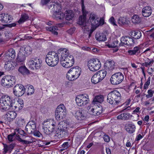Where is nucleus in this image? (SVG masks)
<instances>
[{"instance_id": "obj_1", "label": "nucleus", "mask_w": 154, "mask_h": 154, "mask_svg": "<svg viewBox=\"0 0 154 154\" xmlns=\"http://www.w3.org/2000/svg\"><path fill=\"white\" fill-rule=\"evenodd\" d=\"M81 2L82 15L79 17L78 24L82 26L83 27L82 29H87V28L88 29V26L87 25L88 23L91 25L92 28L94 29H95L99 26L100 24V23H102V24H103V20H100V22L99 18L94 14H90L88 21V23H87L86 22L85 20L88 12L85 9L83 0H81Z\"/></svg>"}, {"instance_id": "obj_2", "label": "nucleus", "mask_w": 154, "mask_h": 154, "mask_svg": "<svg viewBox=\"0 0 154 154\" xmlns=\"http://www.w3.org/2000/svg\"><path fill=\"white\" fill-rule=\"evenodd\" d=\"M60 55V59L61 65L64 67L68 68L72 66L74 63V60L72 56H69V51L63 48L59 50Z\"/></svg>"}, {"instance_id": "obj_3", "label": "nucleus", "mask_w": 154, "mask_h": 154, "mask_svg": "<svg viewBox=\"0 0 154 154\" xmlns=\"http://www.w3.org/2000/svg\"><path fill=\"white\" fill-rule=\"evenodd\" d=\"M60 56L59 50L57 53L54 51L49 52L46 56L45 62L49 66H55L57 64Z\"/></svg>"}, {"instance_id": "obj_4", "label": "nucleus", "mask_w": 154, "mask_h": 154, "mask_svg": "<svg viewBox=\"0 0 154 154\" xmlns=\"http://www.w3.org/2000/svg\"><path fill=\"white\" fill-rule=\"evenodd\" d=\"M14 100L8 95L2 96L0 99V108L2 111H5L11 109L14 105Z\"/></svg>"}, {"instance_id": "obj_5", "label": "nucleus", "mask_w": 154, "mask_h": 154, "mask_svg": "<svg viewBox=\"0 0 154 154\" xmlns=\"http://www.w3.org/2000/svg\"><path fill=\"white\" fill-rule=\"evenodd\" d=\"M121 99L120 93L116 90H114L110 92L107 96V101L111 104L115 106L118 105Z\"/></svg>"}, {"instance_id": "obj_6", "label": "nucleus", "mask_w": 154, "mask_h": 154, "mask_svg": "<svg viewBox=\"0 0 154 154\" xmlns=\"http://www.w3.org/2000/svg\"><path fill=\"white\" fill-rule=\"evenodd\" d=\"M81 73V69L78 66L71 68L67 73L66 78L69 81H74L77 79Z\"/></svg>"}, {"instance_id": "obj_7", "label": "nucleus", "mask_w": 154, "mask_h": 154, "mask_svg": "<svg viewBox=\"0 0 154 154\" xmlns=\"http://www.w3.org/2000/svg\"><path fill=\"white\" fill-rule=\"evenodd\" d=\"M42 60L38 57L32 58L27 62V64L29 68L31 69H38L42 66Z\"/></svg>"}, {"instance_id": "obj_8", "label": "nucleus", "mask_w": 154, "mask_h": 154, "mask_svg": "<svg viewBox=\"0 0 154 154\" xmlns=\"http://www.w3.org/2000/svg\"><path fill=\"white\" fill-rule=\"evenodd\" d=\"M15 77L11 75L4 76L1 80V84L6 88H10L15 84Z\"/></svg>"}, {"instance_id": "obj_9", "label": "nucleus", "mask_w": 154, "mask_h": 154, "mask_svg": "<svg viewBox=\"0 0 154 154\" xmlns=\"http://www.w3.org/2000/svg\"><path fill=\"white\" fill-rule=\"evenodd\" d=\"M66 115V110L63 104L59 105L56 109L55 117L56 119L61 120L65 118Z\"/></svg>"}, {"instance_id": "obj_10", "label": "nucleus", "mask_w": 154, "mask_h": 154, "mask_svg": "<svg viewBox=\"0 0 154 154\" xmlns=\"http://www.w3.org/2000/svg\"><path fill=\"white\" fill-rule=\"evenodd\" d=\"M77 105L79 106H82L87 105L89 102L88 96L86 94L77 95L75 99Z\"/></svg>"}, {"instance_id": "obj_11", "label": "nucleus", "mask_w": 154, "mask_h": 154, "mask_svg": "<svg viewBox=\"0 0 154 154\" xmlns=\"http://www.w3.org/2000/svg\"><path fill=\"white\" fill-rule=\"evenodd\" d=\"M106 71L104 70H100L94 74L91 79L92 83L96 84L103 80L106 76Z\"/></svg>"}, {"instance_id": "obj_12", "label": "nucleus", "mask_w": 154, "mask_h": 154, "mask_svg": "<svg viewBox=\"0 0 154 154\" xmlns=\"http://www.w3.org/2000/svg\"><path fill=\"white\" fill-rule=\"evenodd\" d=\"M88 66L91 71H95L100 69L101 64L99 60L93 59L88 61Z\"/></svg>"}, {"instance_id": "obj_13", "label": "nucleus", "mask_w": 154, "mask_h": 154, "mask_svg": "<svg viewBox=\"0 0 154 154\" xmlns=\"http://www.w3.org/2000/svg\"><path fill=\"white\" fill-rule=\"evenodd\" d=\"M124 78L123 74L120 72L113 74L110 79L111 83L113 85H117L121 83Z\"/></svg>"}, {"instance_id": "obj_14", "label": "nucleus", "mask_w": 154, "mask_h": 154, "mask_svg": "<svg viewBox=\"0 0 154 154\" xmlns=\"http://www.w3.org/2000/svg\"><path fill=\"white\" fill-rule=\"evenodd\" d=\"M72 126L69 125L68 123H66L63 122H61L59 123L56 126V135H57V137L61 136V133H62L65 128H67L69 127Z\"/></svg>"}, {"instance_id": "obj_15", "label": "nucleus", "mask_w": 154, "mask_h": 154, "mask_svg": "<svg viewBox=\"0 0 154 154\" xmlns=\"http://www.w3.org/2000/svg\"><path fill=\"white\" fill-rule=\"evenodd\" d=\"M26 89L23 86L20 84L16 85L14 88L13 93L17 97H20L22 96L26 91Z\"/></svg>"}, {"instance_id": "obj_16", "label": "nucleus", "mask_w": 154, "mask_h": 154, "mask_svg": "<svg viewBox=\"0 0 154 154\" xmlns=\"http://www.w3.org/2000/svg\"><path fill=\"white\" fill-rule=\"evenodd\" d=\"M121 43L119 44V46H124L127 45L131 46L134 44V40L131 38L127 36H122L120 39Z\"/></svg>"}, {"instance_id": "obj_17", "label": "nucleus", "mask_w": 154, "mask_h": 154, "mask_svg": "<svg viewBox=\"0 0 154 154\" xmlns=\"http://www.w3.org/2000/svg\"><path fill=\"white\" fill-rule=\"evenodd\" d=\"M50 122L49 129H46L44 130V132L46 134H49L53 132L57 125V123L56 121L53 119H48Z\"/></svg>"}, {"instance_id": "obj_18", "label": "nucleus", "mask_w": 154, "mask_h": 154, "mask_svg": "<svg viewBox=\"0 0 154 154\" xmlns=\"http://www.w3.org/2000/svg\"><path fill=\"white\" fill-rule=\"evenodd\" d=\"M16 57V53L15 51L12 48H10L8 50L5 54V60H11L14 59Z\"/></svg>"}, {"instance_id": "obj_19", "label": "nucleus", "mask_w": 154, "mask_h": 154, "mask_svg": "<svg viewBox=\"0 0 154 154\" xmlns=\"http://www.w3.org/2000/svg\"><path fill=\"white\" fill-rule=\"evenodd\" d=\"M36 127L35 122L34 121H31L29 122L26 125V130L28 133L30 134L35 131Z\"/></svg>"}, {"instance_id": "obj_20", "label": "nucleus", "mask_w": 154, "mask_h": 154, "mask_svg": "<svg viewBox=\"0 0 154 154\" xmlns=\"http://www.w3.org/2000/svg\"><path fill=\"white\" fill-rule=\"evenodd\" d=\"M89 113L95 116L100 115L102 112V108L101 106H96L95 108H92L88 109Z\"/></svg>"}, {"instance_id": "obj_21", "label": "nucleus", "mask_w": 154, "mask_h": 154, "mask_svg": "<svg viewBox=\"0 0 154 154\" xmlns=\"http://www.w3.org/2000/svg\"><path fill=\"white\" fill-rule=\"evenodd\" d=\"M115 62L113 61H107L105 63V71L110 73L114 68Z\"/></svg>"}, {"instance_id": "obj_22", "label": "nucleus", "mask_w": 154, "mask_h": 154, "mask_svg": "<svg viewBox=\"0 0 154 154\" xmlns=\"http://www.w3.org/2000/svg\"><path fill=\"white\" fill-rule=\"evenodd\" d=\"M12 20L11 17L8 14L4 13L0 14V20L2 23H8L11 21Z\"/></svg>"}, {"instance_id": "obj_23", "label": "nucleus", "mask_w": 154, "mask_h": 154, "mask_svg": "<svg viewBox=\"0 0 154 154\" xmlns=\"http://www.w3.org/2000/svg\"><path fill=\"white\" fill-rule=\"evenodd\" d=\"M152 12V10L150 7L146 6L143 8L142 13L143 17H147L150 16Z\"/></svg>"}, {"instance_id": "obj_24", "label": "nucleus", "mask_w": 154, "mask_h": 154, "mask_svg": "<svg viewBox=\"0 0 154 154\" xmlns=\"http://www.w3.org/2000/svg\"><path fill=\"white\" fill-rule=\"evenodd\" d=\"M3 144L4 146L3 153L4 154H6L8 152H11L15 146L14 143L8 145L3 143Z\"/></svg>"}, {"instance_id": "obj_25", "label": "nucleus", "mask_w": 154, "mask_h": 154, "mask_svg": "<svg viewBox=\"0 0 154 154\" xmlns=\"http://www.w3.org/2000/svg\"><path fill=\"white\" fill-rule=\"evenodd\" d=\"M14 104L12 107V109L14 110L21 109L23 106V100L21 99H19L16 103H14Z\"/></svg>"}, {"instance_id": "obj_26", "label": "nucleus", "mask_w": 154, "mask_h": 154, "mask_svg": "<svg viewBox=\"0 0 154 154\" xmlns=\"http://www.w3.org/2000/svg\"><path fill=\"white\" fill-rule=\"evenodd\" d=\"M11 60H8V61L5 63L4 68L7 71H10L13 69L15 65L14 62H12Z\"/></svg>"}, {"instance_id": "obj_27", "label": "nucleus", "mask_w": 154, "mask_h": 154, "mask_svg": "<svg viewBox=\"0 0 154 154\" xmlns=\"http://www.w3.org/2000/svg\"><path fill=\"white\" fill-rule=\"evenodd\" d=\"M74 116L76 119L79 120H83L85 118L84 111L82 110L76 111L74 114Z\"/></svg>"}, {"instance_id": "obj_28", "label": "nucleus", "mask_w": 154, "mask_h": 154, "mask_svg": "<svg viewBox=\"0 0 154 154\" xmlns=\"http://www.w3.org/2000/svg\"><path fill=\"white\" fill-rule=\"evenodd\" d=\"M131 116L128 112H124L121 113L117 117L118 119L126 120L130 119Z\"/></svg>"}, {"instance_id": "obj_29", "label": "nucleus", "mask_w": 154, "mask_h": 154, "mask_svg": "<svg viewBox=\"0 0 154 154\" xmlns=\"http://www.w3.org/2000/svg\"><path fill=\"white\" fill-rule=\"evenodd\" d=\"M17 115V113L15 111H9L6 114L7 119L9 122L12 121L15 119Z\"/></svg>"}, {"instance_id": "obj_30", "label": "nucleus", "mask_w": 154, "mask_h": 154, "mask_svg": "<svg viewBox=\"0 0 154 154\" xmlns=\"http://www.w3.org/2000/svg\"><path fill=\"white\" fill-rule=\"evenodd\" d=\"M95 38L99 41H104L106 39V37L105 33L97 32L95 35Z\"/></svg>"}, {"instance_id": "obj_31", "label": "nucleus", "mask_w": 154, "mask_h": 154, "mask_svg": "<svg viewBox=\"0 0 154 154\" xmlns=\"http://www.w3.org/2000/svg\"><path fill=\"white\" fill-rule=\"evenodd\" d=\"M141 47L137 46L134 47L133 50H128V53L131 55H133L138 54L140 53V49Z\"/></svg>"}, {"instance_id": "obj_32", "label": "nucleus", "mask_w": 154, "mask_h": 154, "mask_svg": "<svg viewBox=\"0 0 154 154\" xmlns=\"http://www.w3.org/2000/svg\"><path fill=\"white\" fill-rule=\"evenodd\" d=\"M135 129V126L132 123L128 124L125 127L126 130L130 134H132L134 132Z\"/></svg>"}, {"instance_id": "obj_33", "label": "nucleus", "mask_w": 154, "mask_h": 154, "mask_svg": "<svg viewBox=\"0 0 154 154\" xmlns=\"http://www.w3.org/2000/svg\"><path fill=\"white\" fill-rule=\"evenodd\" d=\"M53 6V9L54 11V12H57L61 11V7L60 4L57 3L52 2L50 6V8H51Z\"/></svg>"}, {"instance_id": "obj_34", "label": "nucleus", "mask_w": 154, "mask_h": 154, "mask_svg": "<svg viewBox=\"0 0 154 154\" xmlns=\"http://www.w3.org/2000/svg\"><path fill=\"white\" fill-rule=\"evenodd\" d=\"M74 14L72 10H67L64 14L66 19L68 20H72L74 17Z\"/></svg>"}, {"instance_id": "obj_35", "label": "nucleus", "mask_w": 154, "mask_h": 154, "mask_svg": "<svg viewBox=\"0 0 154 154\" xmlns=\"http://www.w3.org/2000/svg\"><path fill=\"white\" fill-rule=\"evenodd\" d=\"M24 53L25 52H22V53H21L20 50H19V52L18 54L17 58V62H23L25 60L26 57L25 54H24Z\"/></svg>"}, {"instance_id": "obj_36", "label": "nucleus", "mask_w": 154, "mask_h": 154, "mask_svg": "<svg viewBox=\"0 0 154 154\" xmlns=\"http://www.w3.org/2000/svg\"><path fill=\"white\" fill-rule=\"evenodd\" d=\"M144 60V62L142 63L141 65L143 66L147 67L152 66L154 62L153 59H150L148 58H145Z\"/></svg>"}, {"instance_id": "obj_37", "label": "nucleus", "mask_w": 154, "mask_h": 154, "mask_svg": "<svg viewBox=\"0 0 154 154\" xmlns=\"http://www.w3.org/2000/svg\"><path fill=\"white\" fill-rule=\"evenodd\" d=\"M20 50L21 53L24 52V54H31L32 49L29 46H26V47H23L20 48Z\"/></svg>"}, {"instance_id": "obj_38", "label": "nucleus", "mask_w": 154, "mask_h": 154, "mask_svg": "<svg viewBox=\"0 0 154 154\" xmlns=\"http://www.w3.org/2000/svg\"><path fill=\"white\" fill-rule=\"evenodd\" d=\"M131 36L135 39H138L141 36V33L139 31H133L131 32Z\"/></svg>"}, {"instance_id": "obj_39", "label": "nucleus", "mask_w": 154, "mask_h": 154, "mask_svg": "<svg viewBox=\"0 0 154 154\" xmlns=\"http://www.w3.org/2000/svg\"><path fill=\"white\" fill-rule=\"evenodd\" d=\"M53 16L57 20H62L64 18V14L60 11L57 12H54L53 14Z\"/></svg>"}, {"instance_id": "obj_40", "label": "nucleus", "mask_w": 154, "mask_h": 154, "mask_svg": "<svg viewBox=\"0 0 154 154\" xmlns=\"http://www.w3.org/2000/svg\"><path fill=\"white\" fill-rule=\"evenodd\" d=\"M47 30L51 31L54 34L57 35H58V33L57 31L58 30V27L56 26H54L52 27L48 26L46 27Z\"/></svg>"}, {"instance_id": "obj_41", "label": "nucleus", "mask_w": 154, "mask_h": 154, "mask_svg": "<svg viewBox=\"0 0 154 154\" xmlns=\"http://www.w3.org/2000/svg\"><path fill=\"white\" fill-rule=\"evenodd\" d=\"M26 90L27 89V94L28 95L32 94L34 92V89L33 86L30 85H27L26 86Z\"/></svg>"}, {"instance_id": "obj_42", "label": "nucleus", "mask_w": 154, "mask_h": 154, "mask_svg": "<svg viewBox=\"0 0 154 154\" xmlns=\"http://www.w3.org/2000/svg\"><path fill=\"white\" fill-rule=\"evenodd\" d=\"M18 71L23 75L27 74L29 73V70L25 66L20 67L18 69Z\"/></svg>"}, {"instance_id": "obj_43", "label": "nucleus", "mask_w": 154, "mask_h": 154, "mask_svg": "<svg viewBox=\"0 0 154 154\" xmlns=\"http://www.w3.org/2000/svg\"><path fill=\"white\" fill-rule=\"evenodd\" d=\"M15 122L19 126H22L25 124V120L23 118L21 117L17 119Z\"/></svg>"}, {"instance_id": "obj_44", "label": "nucleus", "mask_w": 154, "mask_h": 154, "mask_svg": "<svg viewBox=\"0 0 154 154\" xmlns=\"http://www.w3.org/2000/svg\"><path fill=\"white\" fill-rule=\"evenodd\" d=\"M131 21L134 23H138L141 21V18L138 15H135L132 17Z\"/></svg>"}, {"instance_id": "obj_45", "label": "nucleus", "mask_w": 154, "mask_h": 154, "mask_svg": "<svg viewBox=\"0 0 154 154\" xmlns=\"http://www.w3.org/2000/svg\"><path fill=\"white\" fill-rule=\"evenodd\" d=\"M29 17L27 14H23L21 15V17L20 18L18 22L19 23L24 22L29 18Z\"/></svg>"}, {"instance_id": "obj_46", "label": "nucleus", "mask_w": 154, "mask_h": 154, "mask_svg": "<svg viewBox=\"0 0 154 154\" xmlns=\"http://www.w3.org/2000/svg\"><path fill=\"white\" fill-rule=\"evenodd\" d=\"M50 122H49L48 119L45 121L43 123L42 128L43 132L44 130H46V129H49Z\"/></svg>"}, {"instance_id": "obj_47", "label": "nucleus", "mask_w": 154, "mask_h": 154, "mask_svg": "<svg viewBox=\"0 0 154 154\" xmlns=\"http://www.w3.org/2000/svg\"><path fill=\"white\" fill-rule=\"evenodd\" d=\"M103 100V97L102 95H99L96 96L94 99V102H98L100 103L102 102Z\"/></svg>"}, {"instance_id": "obj_48", "label": "nucleus", "mask_w": 154, "mask_h": 154, "mask_svg": "<svg viewBox=\"0 0 154 154\" xmlns=\"http://www.w3.org/2000/svg\"><path fill=\"white\" fill-rule=\"evenodd\" d=\"M118 41L117 40H115L111 44L108 45V46L109 48H114L117 47L118 45Z\"/></svg>"}, {"instance_id": "obj_49", "label": "nucleus", "mask_w": 154, "mask_h": 154, "mask_svg": "<svg viewBox=\"0 0 154 154\" xmlns=\"http://www.w3.org/2000/svg\"><path fill=\"white\" fill-rule=\"evenodd\" d=\"M151 77H149L147 81L145 83L143 86V89L146 90L148 88V86L149 85L150 82Z\"/></svg>"}, {"instance_id": "obj_50", "label": "nucleus", "mask_w": 154, "mask_h": 154, "mask_svg": "<svg viewBox=\"0 0 154 154\" xmlns=\"http://www.w3.org/2000/svg\"><path fill=\"white\" fill-rule=\"evenodd\" d=\"M15 134H19L20 135L24 136L25 134V132L24 131L21 129H16L15 130Z\"/></svg>"}, {"instance_id": "obj_51", "label": "nucleus", "mask_w": 154, "mask_h": 154, "mask_svg": "<svg viewBox=\"0 0 154 154\" xmlns=\"http://www.w3.org/2000/svg\"><path fill=\"white\" fill-rule=\"evenodd\" d=\"M17 137L16 139L19 141L22 142V143H25V144H29V142L28 141L27 139L23 140H22L20 137L18 135L17 136V134L16 135Z\"/></svg>"}, {"instance_id": "obj_52", "label": "nucleus", "mask_w": 154, "mask_h": 154, "mask_svg": "<svg viewBox=\"0 0 154 154\" xmlns=\"http://www.w3.org/2000/svg\"><path fill=\"white\" fill-rule=\"evenodd\" d=\"M15 134V133L14 134H11L8 136V140L10 142H12L14 140V136Z\"/></svg>"}, {"instance_id": "obj_53", "label": "nucleus", "mask_w": 154, "mask_h": 154, "mask_svg": "<svg viewBox=\"0 0 154 154\" xmlns=\"http://www.w3.org/2000/svg\"><path fill=\"white\" fill-rule=\"evenodd\" d=\"M148 94L146 95V97L147 98L152 97L153 96V91L152 89H149L147 91Z\"/></svg>"}, {"instance_id": "obj_54", "label": "nucleus", "mask_w": 154, "mask_h": 154, "mask_svg": "<svg viewBox=\"0 0 154 154\" xmlns=\"http://www.w3.org/2000/svg\"><path fill=\"white\" fill-rule=\"evenodd\" d=\"M62 146V148H63V150L67 149L69 146V142H68L63 143Z\"/></svg>"}, {"instance_id": "obj_55", "label": "nucleus", "mask_w": 154, "mask_h": 154, "mask_svg": "<svg viewBox=\"0 0 154 154\" xmlns=\"http://www.w3.org/2000/svg\"><path fill=\"white\" fill-rule=\"evenodd\" d=\"M109 22L110 23H111L114 26H116V23L115 22V21L114 19V18L112 17L109 19Z\"/></svg>"}, {"instance_id": "obj_56", "label": "nucleus", "mask_w": 154, "mask_h": 154, "mask_svg": "<svg viewBox=\"0 0 154 154\" xmlns=\"http://www.w3.org/2000/svg\"><path fill=\"white\" fill-rule=\"evenodd\" d=\"M34 135L38 137H40L42 136V134L39 132L34 131L33 132Z\"/></svg>"}, {"instance_id": "obj_57", "label": "nucleus", "mask_w": 154, "mask_h": 154, "mask_svg": "<svg viewBox=\"0 0 154 154\" xmlns=\"http://www.w3.org/2000/svg\"><path fill=\"white\" fill-rule=\"evenodd\" d=\"M103 139L104 141L106 142H109L110 140V138L109 136L106 135H104Z\"/></svg>"}, {"instance_id": "obj_58", "label": "nucleus", "mask_w": 154, "mask_h": 154, "mask_svg": "<svg viewBox=\"0 0 154 154\" xmlns=\"http://www.w3.org/2000/svg\"><path fill=\"white\" fill-rule=\"evenodd\" d=\"M50 1V0H41V4L43 5H46Z\"/></svg>"}, {"instance_id": "obj_59", "label": "nucleus", "mask_w": 154, "mask_h": 154, "mask_svg": "<svg viewBox=\"0 0 154 154\" xmlns=\"http://www.w3.org/2000/svg\"><path fill=\"white\" fill-rule=\"evenodd\" d=\"M29 144L35 141V139L32 137H30L29 139H27Z\"/></svg>"}, {"instance_id": "obj_60", "label": "nucleus", "mask_w": 154, "mask_h": 154, "mask_svg": "<svg viewBox=\"0 0 154 154\" xmlns=\"http://www.w3.org/2000/svg\"><path fill=\"white\" fill-rule=\"evenodd\" d=\"M147 72L150 75H152V72L153 71V69L152 68H148V69Z\"/></svg>"}, {"instance_id": "obj_61", "label": "nucleus", "mask_w": 154, "mask_h": 154, "mask_svg": "<svg viewBox=\"0 0 154 154\" xmlns=\"http://www.w3.org/2000/svg\"><path fill=\"white\" fill-rule=\"evenodd\" d=\"M5 36L6 38H11L12 36L11 34L9 33L8 32H5Z\"/></svg>"}, {"instance_id": "obj_62", "label": "nucleus", "mask_w": 154, "mask_h": 154, "mask_svg": "<svg viewBox=\"0 0 154 154\" xmlns=\"http://www.w3.org/2000/svg\"><path fill=\"white\" fill-rule=\"evenodd\" d=\"M82 50L87 51H90V48L87 46L83 47L82 48Z\"/></svg>"}, {"instance_id": "obj_63", "label": "nucleus", "mask_w": 154, "mask_h": 154, "mask_svg": "<svg viewBox=\"0 0 154 154\" xmlns=\"http://www.w3.org/2000/svg\"><path fill=\"white\" fill-rule=\"evenodd\" d=\"M143 137L140 134H138L136 137L135 140L137 141H139Z\"/></svg>"}, {"instance_id": "obj_64", "label": "nucleus", "mask_w": 154, "mask_h": 154, "mask_svg": "<svg viewBox=\"0 0 154 154\" xmlns=\"http://www.w3.org/2000/svg\"><path fill=\"white\" fill-rule=\"evenodd\" d=\"M131 100L130 99L128 100L123 104L124 106H128L130 104Z\"/></svg>"}]
</instances>
